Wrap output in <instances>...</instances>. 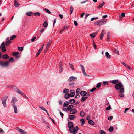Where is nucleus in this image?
Instances as JSON below:
<instances>
[{
    "instance_id": "nucleus-1",
    "label": "nucleus",
    "mask_w": 134,
    "mask_h": 134,
    "mask_svg": "<svg viewBox=\"0 0 134 134\" xmlns=\"http://www.w3.org/2000/svg\"><path fill=\"white\" fill-rule=\"evenodd\" d=\"M115 88L117 90H119V92L121 93L124 92V87L121 83H119L116 84L115 86Z\"/></svg>"
},
{
    "instance_id": "nucleus-2",
    "label": "nucleus",
    "mask_w": 134,
    "mask_h": 134,
    "mask_svg": "<svg viewBox=\"0 0 134 134\" xmlns=\"http://www.w3.org/2000/svg\"><path fill=\"white\" fill-rule=\"evenodd\" d=\"M8 98L7 96H5L4 97H2L1 98V100L2 104L4 107H5L7 106V104L6 103V101Z\"/></svg>"
},
{
    "instance_id": "nucleus-3",
    "label": "nucleus",
    "mask_w": 134,
    "mask_h": 134,
    "mask_svg": "<svg viewBox=\"0 0 134 134\" xmlns=\"http://www.w3.org/2000/svg\"><path fill=\"white\" fill-rule=\"evenodd\" d=\"M9 62V61L4 62L2 61H0V65L2 67H7L8 66Z\"/></svg>"
},
{
    "instance_id": "nucleus-4",
    "label": "nucleus",
    "mask_w": 134,
    "mask_h": 134,
    "mask_svg": "<svg viewBox=\"0 0 134 134\" xmlns=\"http://www.w3.org/2000/svg\"><path fill=\"white\" fill-rule=\"evenodd\" d=\"M68 127L69 128V131L71 133H72L74 127L72 122H68Z\"/></svg>"
},
{
    "instance_id": "nucleus-5",
    "label": "nucleus",
    "mask_w": 134,
    "mask_h": 134,
    "mask_svg": "<svg viewBox=\"0 0 134 134\" xmlns=\"http://www.w3.org/2000/svg\"><path fill=\"white\" fill-rule=\"evenodd\" d=\"M4 45L5 43L3 42L0 46V48L2 49V51L3 52H5L6 50L5 47Z\"/></svg>"
},
{
    "instance_id": "nucleus-6",
    "label": "nucleus",
    "mask_w": 134,
    "mask_h": 134,
    "mask_svg": "<svg viewBox=\"0 0 134 134\" xmlns=\"http://www.w3.org/2000/svg\"><path fill=\"white\" fill-rule=\"evenodd\" d=\"M17 101V100L16 97H13L11 102L12 106L16 105L15 103Z\"/></svg>"
},
{
    "instance_id": "nucleus-7",
    "label": "nucleus",
    "mask_w": 134,
    "mask_h": 134,
    "mask_svg": "<svg viewBox=\"0 0 134 134\" xmlns=\"http://www.w3.org/2000/svg\"><path fill=\"white\" fill-rule=\"evenodd\" d=\"M106 22V21L104 22L103 21H100L96 22H95L94 24L100 26L105 23Z\"/></svg>"
},
{
    "instance_id": "nucleus-8",
    "label": "nucleus",
    "mask_w": 134,
    "mask_h": 134,
    "mask_svg": "<svg viewBox=\"0 0 134 134\" xmlns=\"http://www.w3.org/2000/svg\"><path fill=\"white\" fill-rule=\"evenodd\" d=\"M77 79L76 77L71 76L68 79V81L69 82H70L71 81H75L77 80Z\"/></svg>"
},
{
    "instance_id": "nucleus-9",
    "label": "nucleus",
    "mask_w": 134,
    "mask_h": 134,
    "mask_svg": "<svg viewBox=\"0 0 134 134\" xmlns=\"http://www.w3.org/2000/svg\"><path fill=\"white\" fill-rule=\"evenodd\" d=\"M79 128L78 126H76L75 128L74 127L73 130H72V132L71 133H73V134H76L78 131Z\"/></svg>"
},
{
    "instance_id": "nucleus-10",
    "label": "nucleus",
    "mask_w": 134,
    "mask_h": 134,
    "mask_svg": "<svg viewBox=\"0 0 134 134\" xmlns=\"http://www.w3.org/2000/svg\"><path fill=\"white\" fill-rule=\"evenodd\" d=\"M9 38L7 37L6 39L7 41L5 43V45L7 46H9L11 43V41L9 40Z\"/></svg>"
},
{
    "instance_id": "nucleus-11",
    "label": "nucleus",
    "mask_w": 134,
    "mask_h": 134,
    "mask_svg": "<svg viewBox=\"0 0 134 134\" xmlns=\"http://www.w3.org/2000/svg\"><path fill=\"white\" fill-rule=\"evenodd\" d=\"M51 44V41H49L47 44L45 50L44 52H46L48 50V49L50 47V46Z\"/></svg>"
},
{
    "instance_id": "nucleus-12",
    "label": "nucleus",
    "mask_w": 134,
    "mask_h": 134,
    "mask_svg": "<svg viewBox=\"0 0 134 134\" xmlns=\"http://www.w3.org/2000/svg\"><path fill=\"white\" fill-rule=\"evenodd\" d=\"M17 130L21 134H27V133L26 132L23 130L21 129L18 128Z\"/></svg>"
},
{
    "instance_id": "nucleus-13",
    "label": "nucleus",
    "mask_w": 134,
    "mask_h": 134,
    "mask_svg": "<svg viewBox=\"0 0 134 134\" xmlns=\"http://www.w3.org/2000/svg\"><path fill=\"white\" fill-rule=\"evenodd\" d=\"M77 112V110L73 108L70 110V113L71 114L73 115L76 113Z\"/></svg>"
},
{
    "instance_id": "nucleus-14",
    "label": "nucleus",
    "mask_w": 134,
    "mask_h": 134,
    "mask_svg": "<svg viewBox=\"0 0 134 134\" xmlns=\"http://www.w3.org/2000/svg\"><path fill=\"white\" fill-rule=\"evenodd\" d=\"M14 90L18 93L22 94V95H23V92L18 88L16 87V86L14 89Z\"/></svg>"
},
{
    "instance_id": "nucleus-15",
    "label": "nucleus",
    "mask_w": 134,
    "mask_h": 134,
    "mask_svg": "<svg viewBox=\"0 0 134 134\" xmlns=\"http://www.w3.org/2000/svg\"><path fill=\"white\" fill-rule=\"evenodd\" d=\"M98 32V31L94 33H93L90 34V36L91 38H94Z\"/></svg>"
},
{
    "instance_id": "nucleus-16",
    "label": "nucleus",
    "mask_w": 134,
    "mask_h": 134,
    "mask_svg": "<svg viewBox=\"0 0 134 134\" xmlns=\"http://www.w3.org/2000/svg\"><path fill=\"white\" fill-rule=\"evenodd\" d=\"M80 66L81 67L82 72L84 76H87V75L86 73L85 72V69L83 66L82 65H80Z\"/></svg>"
},
{
    "instance_id": "nucleus-17",
    "label": "nucleus",
    "mask_w": 134,
    "mask_h": 134,
    "mask_svg": "<svg viewBox=\"0 0 134 134\" xmlns=\"http://www.w3.org/2000/svg\"><path fill=\"white\" fill-rule=\"evenodd\" d=\"M62 62H60V66L59 68V73H61L62 71Z\"/></svg>"
},
{
    "instance_id": "nucleus-18",
    "label": "nucleus",
    "mask_w": 134,
    "mask_h": 134,
    "mask_svg": "<svg viewBox=\"0 0 134 134\" xmlns=\"http://www.w3.org/2000/svg\"><path fill=\"white\" fill-rule=\"evenodd\" d=\"M69 27V26H68L66 25H65L64 26L63 29L59 31V32L60 34L62 33V32L64 31L65 30L68 29Z\"/></svg>"
},
{
    "instance_id": "nucleus-19",
    "label": "nucleus",
    "mask_w": 134,
    "mask_h": 134,
    "mask_svg": "<svg viewBox=\"0 0 134 134\" xmlns=\"http://www.w3.org/2000/svg\"><path fill=\"white\" fill-rule=\"evenodd\" d=\"M105 33V31L104 30H103L100 34V38L101 40L102 39V38L104 36Z\"/></svg>"
},
{
    "instance_id": "nucleus-20",
    "label": "nucleus",
    "mask_w": 134,
    "mask_h": 134,
    "mask_svg": "<svg viewBox=\"0 0 134 134\" xmlns=\"http://www.w3.org/2000/svg\"><path fill=\"white\" fill-rule=\"evenodd\" d=\"M76 118L75 115H69L68 116V118L70 120H73Z\"/></svg>"
},
{
    "instance_id": "nucleus-21",
    "label": "nucleus",
    "mask_w": 134,
    "mask_h": 134,
    "mask_svg": "<svg viewBox=\"0 0 134 134\" xmlns=\"http://www.w3.org/2000/svg\"><path fill=\"white\" fill-rule=\"evenodd\" d=\"M69 104V102L68 101H66L64 102L63 104V107H66L68 106Z\"/></svg>"
},
{
    "instance_id": "nucleus-22",
    "label": "nucleus",
    "mask_w": 134,
    "mask_h": 134,
    "mask_svg": "<svg viewBox=\"0 0 134 134\" xmlns=\"http://www.w3.org/2000/svg\"><path fill=\"white\" fill-rule=\"evenodd\" d=\"M86 94V92L85 91H82L80 93V95L82 96H85Z\"/></svg>"
},
{
    "instance_id": "nucleus-23",
    "label": "nucleus",
    "mask_w": 134,
    "mask_h": 134,
    "mask_svg": "<svg viewBox=\"0 0 134 134\" xmlns=\"http://www.w3.org/2000/svg\"><path fill=\"white\" fill-rule=\"evenodd\" d=\"M16 86L11 85H9L7 86V87L12 89L14 90L16 87Z\"/></svg>"
},
{
    "instance_id": "nucleus-24",
    "label": "nucleus",
    "mask_w": 134,
    "mask_h": 134,
    "mask_svg": "<svg viewBox=\"0 0 134 134\" xmlns=\"http://www.w3.org/2000/svg\"><path fill=\"white\" fill-rule=\"evenodd\" d=\"M14 5L16 7H19V4L18 1H15Z\"/></svg>"
},
{
    "instance_id": "nucleus-25",
    "label": "nucleus",
    "mask_w": 134,
    "mask_h": 134,
    "mask_svg": "<svg viewBox=\"0 0 134 134\" xmlns=\"http://www.w3.org/2000/svg\"><path fill=\"white\" fill-rule=\"evenodd\" d=\"M74 107V106L72 105H69L68 107H67V109L68 111H70L71 110V109L73 108Z\"/></svg>"
},
{
    "instance_id": "nucleus-26",
    "label": "nucleus",
    "mask_w": 134,
    "mask_h": 134,
    "mask_svg": "<svg viewBox=\"0 0 134 134\" xmlns=\"http://www.w3.org/2000/svg\"><path fill=\"white\" fill-rule=\"evenodd\" d=\"M19 54V52H14L12 53V55L14 56H16V57L17 58L18 57L17 56Z\"/></svg>"
},
{
    "instance_id": "nucleus-27",
    "label": "nucleus",
    "mask_w": 134,
    "mask_h": 134,
    "mask_svg": "<svg viewBox=\"0 0 134 134\" xmlns=\"http://www.w3.org/2000/svg\"><path fill=\"white\" fill-rule=\"evenodd\" d=\"M111 82L112 83L116 84L118 83V81L117 80H113L111 81Z\"/></svg>"
},
{
    "instance_id": "nucleus-28",
    "label": "nucleus",
    "mask_w": 134,
    "mask_h": 134,
    "mask_svg": "<svg viewBox=\"0 0 134 134\" xmlns=\"http://www.w3.org/2000/svg\"><path fill=\"white\" fill-rule=\"evenodd\" d=\"M12 106L13 107L14 113L16 114L17 113V108L16 107V105H14V106Z\"/></svg>"
},
{
    "instance_id": "nucleus-29",
    "label": "nucleus",
    "mask_w": 134,
    "mask_h": 134,
    "mask_svg": "<svg viewBox=\"0 0 134 134\" xmlns=\"http://www.w3.org/2000/svg\"><path fill=\"white\" fill-rule=\"evenodd\" d=\"M105 55L106 56L107 58V59H109L111 58V55L109 54V53L108 52H106Z\"/></svg>"
},
{
    "instance_id": "nucleus-30",
    "label": "nucleus",
    "mask_w": 134,
    "mask_h": 134,
    "mask_svg": "<svg viewBox=\"0 0 134 134\" xmlns=\"http://www.w3.org/2000/svg\"><path fill=\"white\" fill-rule=\"evenodd\" d=\"M9 58V56L7 54H4L2 56V58L4 59H7Z\"/></svg>"
},
{
    "instance_id": "nucleus-31",
    "label": "nucleus",
    "mask_w": 134,
    "mask_h": 134,
    "mask_svg": "<svg viewBox=\"0 0 134 134\" xmlns=\"http://www.w3.org/2000/svg\"><path fill=\"white\" fill-rule=\"evenodd\" d=\"M88 123L90 125H94V122L91 120H90L88 121Z\"/></svg>"
},
{
    "instance_id": "nucleus-32",
    "label": "nucleus",
    "mask_w": 134,
    "mask_h": 134,
    "mask_svg": "<svg viewBox=\"0 0 134 134\" xmlns=\"http://www.w3.org/2000/svg\"><path fill=\"white\" fill-rule=\"evenodd\" d=\"M105 4L104 2L100 4L97 7V8H99L102 7Z\"/></svg>"
},
{
    "instance_id": "nucleus-33",
    "label": "nucleus",
    "mask_w": 134,
    "mask_h": 134,
    "mask_svg": "<svg viewBox=\"0 0 134 134\" xmlns=\"http://www.w3.org/2000/svg\"><path fill=\"white\" fill-rule=\"evenodd\" d=\"M125 16V14L124 13H122L121 14V16L120 15L119 17V19H122V18L121 16L122 17H124Z\"/></svg>"
},
{
    "instance_id": "nucleus-34",
    "label": "nucleus",
    "mask_w": 134,
    "mask_h": 134,
    "mask_svg": "<svg viewBox=\"0 0 134 134\" xmlns=\"http://www.w3.org/2000/svg\"><path fill=\"white\" fill-rule=\"evenodd\" d=\"M70 97V96L69 94L68 93L64 95V98L66 99Z\"/></svg>"
},
{
    "instance_id": "nucleus-35",
    "label": "nucleus",
    "mask_w": 134,
    "mask_h": 134,
    "mask_svg": "<svg viewBox=\"0 0 134 134\" xmlns=\"http://www.w3.org/2000/svg\"><path fill=\"white\" fill-rule=\"evenodd\" d=\"M87 98V97H82L81 98V101L82 102H83L84 101H85Z\"/></svg>"
},
{
    "instance_id": "nucleus-36",
    "label": "nucleus",
    "mask_w": 134,
    "mask_h": 134,
    "mask_svg": "<svg viewBox=\"0 0 134 134\" xmlns=\"http://www.w3.org/2000/svg\"><path fill=\"white\" fill-rule=\"evenodd\" d=\"M75 102V100L74 99H71L69 100V102L71 104H73Z\"/></svg>"
},
{
    "instance_id": "nucleus-37",
    "label": "nucleus",
    "mask_w": 134,
    "mask_h": 134,
    "mask_svg": "<svg viewBox=\"0 0 134 134\" xmlns=\"http://www.w3.org/2000/svg\"><path fill=\"white\" fill-rule=\"evenodd\" d=\"M80 115L82 117H83L85 116V113L83 111H81L80 113Z\"/></svg>"
},
{
    "instance_id": "nucleus-38",
    "label": "nucleus",
    "mask_w": 134,
    "mask_h": 134,
    "mask_svg": "<svg viewBox=\"0 0 134 134\" xmlns=\"http://www.w3.org/2000/svg\"><path fill=\"white\" fill-rule=\"evenodd\" d=\"M69 64L70 65V67L71 69L73 70H74V65L70 63H69Z\"/></svg>"
},
{
    "instance_id": "nucleus-39",
    "label": "nucleus",
    "mask_w": 134,
    "mask_h": 134,
    "mask_svg": "<svg viewBox=\"0 0 134 134\" xmlns=\"http://www.w3.org/2000/svg\"><path fill=\"white\" fill-rule=\"evenodd\" d=\"M81 122V125H83L85 123V121L83 119H82L80 120Z\"/></svg>"
},
{
    "instance_id": "nucleus-40",
    "label": "nucleus",
    "mask_w": 134,
    "mask_h": 134,
    "mask_svg": "<svg viewBox=\"0 0 134 134\" xmlns=\"http://www.w3.org/2000/svg\"><path fill=\"white\" fill-rule=\"evenodd\" d=\"M74 10L72 6H71L70 7V14H71L72 13Z\"/></svg>"
},
{
    "instance_id": "nucleus-41",
    "label": "nucleus",
    "mask_w": 134,
    "mask_h": 134,
    "mask_svg": "<svg viewBox=\"0 0 134 134\" xmlns=\"http://www.w3.org/2000/svg\"><path fill=\"white\" fill-rule=\"evenodd\" d=\"M32 12H30L26 13V15L28 16H31L32 14Z\"/></svg>"
},
{
    "instance_id": "nucleus-42",
    "label": "nucleus",
    "mask_w": 134,
    "mask_h": 134,
    "mask_svg": "<svg viewBox=\"0 0 134 134\" xmlns=\"http://www.w3.org/2000/svg\"><path fill=\"white\" fill-rule=\"evenodd\" d=\"M69 91V90L68 89H65L63 90V93H68Z\"/></svg>"
},
{
    "instance_id": "nucleus-43",
    "label": "nucleus",
    "mask_w": 134,
    "mask_h": 134,
    "mask_svg": "<svg viewBox=\"0 0 134 134\" xmlns=\"http://www.w3.org/2000/svg\"><path fill=\"white\" fill-rule=\"evenodd\" d=\"M48 25V24L46 21H44L43 23V26L44 27H47Z\"/></svg>"
},
{
    "instance_id": "nucleus-44",
    "label": "nucleus",
    "mask_w": 134,
    "mask_h": 134,
    "mask_svg": "<svg viewBox=\"0 0 134 134\" xmlns=\"http://www.w3.org/2000/svg\"><path fill=\"white\" fill-rule=\"evenodd\" d=\"M99 132L100 134H105V131L102 130H100Z\"/></svg>"
},
{
    "instance_id": "nucleus-45",
    "label": "nucleus",
    "mask_w": 134,
    "mask_h": 134,
    "mask_svg": "<svg viewBox=\"0 0 134 134\" xmlns=\"http://www.w3.org/2000/svg\"><path fill=\"white\" fill-rule=\"evenodd\" d=\"M108 131L110 132H112L113 130V127L110 126V127L108 129Z\"/></svg>"
},
{
    "instance_id": "nucleus-46",
    "label": "nucleus",
    "mask_w": 134,
    "mask_h": 134,
    "mask_svg": "<svg viewBox=\"0 0 134 134\" xmlns=\"http://www.w3.org/2000/svg\"><path fill=\"white\" fill-rule=\"evenodd\" d=\"M34 14L35 16H39L40 15V14L39 12H37L34 13Z\"/></svg>"
},
{
    "instance_id": "nucleus-47",
    "label": "nucleus",
    "mask_w": 134,
    "mask_h": 134,
    "mask_svg": "<svg viewBox=\"0 0 134 134\" xmlns=\"http://www.w3.org/2000/svg\"><path fill=\"white\" fill-rule=\"evenodd\" d=\"M75 94V92H71L69 94V95H70V97H73L74 96Z\"/></svg>"
},
{
    "instance_id": "nucleus-48",
    "label": "nucleus",
    "mask_w": 134,
    "mask_h": 134,
    "mask_svg": "<svg viewBox=\"0 0 134 134\" xmlns=\"http://www.w3.org/2000/svg\"><path fill=\"white\" fill-rule=\"evenodd\" d=\"M113 51L115 53H116L118 54H119V52L118 50H117V49H114L113 50Z\"/></svg>"
},
{
    "instance_id": "nucleus-49",
    "label": "nucleus",
    "mask_w": 134,
    "mask_h": 134,
    "mask_svg": "<svg viewBox=\"0 0 134 134\" xmlns=\"http://www.w3.org/2000/svg\"><path fill=\"white\" fill-rule=\"evenodd\" d=\"M42 50L39 49V50L38 51V52L36 53V56L37 57L40 54V53H41V52L42 51Z\"/></svg>"
},
{
    "instance_id": "nucleus-50",
    "label": "nucleus",
    "mask_w": 134,
    "mask_h": 134,
    "mask_svg": "<svg viewBox=\"0 0 134 134\" xmlns=\"http://www.w3.org/2000/svg\"><path fill=\"white\" fill-rule=\"evenodd\" d=\"M16 37V36L15 35H13L10 37V39L11 40H13Z\"/></svg>"
},
{
    "instance_id": "nucleus-51",
    "label": "nucleus",
    "mask_w": 134,
    "mask_h": 134,
    "mask_svg": "<svg viewBox=\"0 0 134 134\" xmlns=\"http://www.w3.org/2000/svg\"><path fill=\"white\" fill-rule=\"evenodd\" d=\"M44 10H45L46 12L47 13H48V14H51V12L49 10H48V9L46 8L44 9Z\"/></svg>"
},
{
    "instance_id": "nucleus-52",
    "label": "nucleus",
    "mask_w": 134,
    "mask_h": 134,
    "mask_svg": "<svg viewBox=\"0 0 134 134\" xmlns=\"http://www.w3.org/2000/svg\"><path fill=\"white\" fill-rule=\"evenodd\" d=\"M75 83H71L69 84V85L70 86L73 87L74 86Z\"/></svg>"
},
{
    "instance_id": "nucleus-53",
    "label": "nucleus",
    "mask_w": 134,
    "mask_h": 134,
    "mask_svg": "<svg viewBox=\"0 0 134 134\" xmlns=\"http://www.w3.org/2000/svg\"><path fill=\"white\" fill-rule=\"evenodd\" d=\"M40 108L43 110L44 111H47V110L45 108H44L43 106H40Z\"/></svg>"
},
{
    "instance_id": "nucleus-54",
    "label": "nucleus",
    "mask_w": 134,
    "mask_h": 134,
    "mask_svg": "<svg viewBox=\"0 0 134 134\" xmlns=\"http://www.w3.org/2000/svg\"><path fill=\"white\" fill-rule=\"evenodd\" d=\"M18 49L19 51H21L23 50V47H18Z\"/></svg>"
},
{
    "instance_id": "nucleus-55",
    "label": "nucleus",
    "mask_w": 134,
    "mask_h": 134,
    "mask_svg": "<svg viewBox=\"0 0 134 134\" xmlns=\"http://www.w3.org/2000/svg\"><path fill=\"white\" fill-rule=\"evenodd\" d=\"M111 109V108L110 105H109L106 108V110H109Z\"/></svg>"
},
{
    "instance_id": "nucleus-56",
    "label": "nucleus",
    "mask_w": 134,
    "mask_h": 134,
    "mask_svg": "<svg viewBox=\"0 0 134 134\" xmlns=\"http://www.w3.org/2000/svg\"><path fill=\"white\" fill-rule=\"evenodd\" d=\"M80 88H77V89L76 90V93H77V94L79 93L80 92Z\"/></svg>"
},
{
    "instance_id": "nucleus-57",
    "label": "nucleus",
    "mask_w": 134,
    "mask_h": 134,
    "mask_svg": "<svg viewBox=\"0 0 134 134\" xmlns=\"http://www.w3.org/2000/svg\"><path fill=\"white\" fill-rule=\"evenodd\" d=\"M101 85L100 83H99L97 84L96 87L97 88H99L100 86Z\"/></svg>"
},
{
    "instance_id": "nucleus-58",
    "label": "nucleus",
    "mask_w": 134,
    "mask_h": 134,
    "mask_svg": "<svg viewBox=\"0 0 134 134\" xmlns=\"http://www.w3.org/2000/svg\"><path fill=\"white\" fill-rule=\"evenodd\" d=\"M14 60L13 58V57H11L9 59L10 62H13Z\"/></svg>"
},
{
    "instance_id": "nucleus-59",
    "label": "nucleus",
    "mask_w": 134,
    "mask_h": 134,
    "mask_svg": "<svg viewBox=\"0 0 134 134\" xmlns=\"http://www.w3.org/2000/svg\"><path fill=\"white\" fill-rule=\"evenodd\" d=\"M63 110L64 111H67L68 110V109H67V108H63Z\"/></svg>"
},
{
    "instance_id": "nucleus-60",
    "label": "nucleus",
    "mask_w": 134,
    "mask_h": 134,
    "mask_svg": "<svg viewBox=\"0 0 134 134\" xmlns=\"http://www.w3.org/2000/svg\"><path fill=\"white\" fill-rule=\"evenodd\" d=\"M44 29H42L40 31V33L41 34L44 31Z\"/></svg>"
},
{
    "instance_id": "nucleus-61",
    "label": "nucleus",
    "mask_w": 134,
    "mask_h": 134,
    "mask_svg": "<svg viewBox=\"0 0 134 134\" xmlns=\"http://www.w3.org/2000/svg\"><path fill=\"white\" fill-rule=\"evenodd\" d=\"M74 23L75 26H77L78 25V23L76 21H74Z\"/></svg>"
},
{
    "instance_id": "nucleus-62",
    "label": "nucleus",
    "mask_w": 134,
    "mask_h": 134,
    "mask_svg": "<svg viewBox=\"0 0 134 134\" xmlns=\"http://www.w3.org/2000/svg\"><path fill=\"white\" fill-rule=\"evenodd\" d=\"M96 89V88H94L91 89L90 90V91L91 92H93Z\"/></svg>"
},
{
    "instance_id": "nucleus-63",
    "label": "nucleus",
    "mask_w": 134,
    "mask_h": 134,
    "mask_svg": "<svg viewBox=\"0 0 134 134\" xmlns=\"http://www.w3.org/2000/svg\"><path fill=\"white\" fill-rule=\"evenodd\" d=\"M119 96L120 97L122 98L124 97V95L123 94H119Z\"/></svg>"
},
{
    "instance_id": "nucleus-64",
    "label": "nucleus",
    "mask_w": 134,
    "mask_h": 134,
    "mask_svg": "<svg viewBox=\"0 0 134 134\" xmlns=\"http://www.w3.org/2000/svg\"><path fill=\"white\" fill-rule=\"evenodd\" d=\"M113 116H111L110 117H109L108 118V120H111L113 118Z\"/></svg>"
}]
</instances>
